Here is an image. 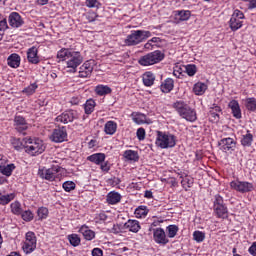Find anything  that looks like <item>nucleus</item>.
<instances>
[{"mask_svg":"<svg viewBox=\"0 0 256 256\" xmlns=\"http://www.w3.org/2000/svg\"><path fill=\"white\" fill-rule=\"evenodd\" d=\"M92 73L93 72H91L89 69L87 71H84V70L80 69L78 77H80L81 79H85L87 77H91Z\"/></svg>","mask_w":256,"mask_h":256,"instance_id":"603ef678","label":"nucleus"},{"mask_svg":"<svg viewBox=\"0 0 256 256\" xmlns=\"http://www.w3.org/2000/svg\"><path fill=\"white\" fill-rule=\"evenodd\" d=\"M63 171V167L59 165H54L51 168H43L39 169L38 175L41 179H46V181H55V177H57V173H61Z\"/></svg>","mask_w":256,"mask_h":256,"instance_id":"6e6552de","label":"nucleus"},{"mask_svg":"<svg viewBox=\"0 0 256 256\" xmlns=\"http://www.w3.org/2000/svg\"><path fill=\"white\" fill-rule=\"evenodd\" d=\"M124 157L128 161H139V153L135 150H126L124 152Z\"/></svg>","mask_w":256,"mask_h":256,"instance_id":"2f4dec72","label":"nucleus"},{"mask_svg":"<svg viewBox=\"0 0 256 256\" xmlns=\"http://www.w3.org/2000/svg\"><path fill=\"white\" fill-rule=\"evenodd\" d=\"M119 183H121V179L114 177L112 179V185H119Z\"/></svg>","mask_w":256,"mask_h":256,"instance_id":"774afa93","label":"nucleus"},{"mask_svg":"<svg viewBox=\"0 0 256 256\" xmlns=\"http://www.w3.org/2000/svg\"><path fill=\"white\" fill-rule=\"evenodd\" d=\"M14 169L15 164H7L6 166L4 164L0 167V173H2V175H6V177H11V173H13Z\"/></svg>","mask_w":256,"mask_h":256,"instance_id":"7c9ffc66","label":"nucleus"},{"mask_svg":"<svg viewBox=\"0 0 256 256\" xmlns=\"http://www.w3.org/2000/svg\"><path fill=\"white\" fill-rule=\"evenodd\" d=\"M143 83L145 87H151L155 83V74L153 72H146L143 75Z\"/></svg>","mask_w":256,"mask_h":256,"instance_id":"c85d7f7f","label":"nucleus"},{"mask_svg":"<svg viewBox=\"0 0 256 256\" xmlns=\"http://www.w3.org/2000/svg\"><path fill=\"white\" fill-rule=\"evenodd\" d=\"M22 145L25 147L26 153L29 155H41V153L45 151V144H43V140L39 138H24Z\"/></svg>","mask_w":256,"mask_h":256,"instance_id":"20e7f679","label":"nucleus"},{"mask_svg":"<svg viewBox=\"0 0 256 256\" xmlns=\"http://www.w3.org/2000/svg\"><path fill=\"white\" fill-rule=\"evenodd\" d=\"M106 135H115L117 132V123L115 121H108L104 126Z\"/></svg>","mask_w":256,"mask_h":256,"instance_id":"a878e982","label":"nucleus"},{"mask_svg":"<svg viewBox=\"0 0 256 256\" xmlns=\"http://www.w3.org/2000/svg\"><path fill=\"white\" fill-rule=\"evenodd\" d=\"M95 100L93 99H89L86 101V103L84 104V111L86 113V115H91V113H93V111H95Z\"/></svg>","mask_w":256,"mask_h":256,"instance_id":"473e14b6","label":"nucleus"},{"mask_svg":"<svg viewBox=\"0 0 256 256\" xmlns=\"http://www.w3.org/2000/svg\"><path fill=\"white\" fill-rule=\"evenodd\" d=\"M173 108L176 109L178 115H180L182 119L190 121V123L197 121V112H195V109L191 108L187 103L177 101L173 104Z\"/></svg>","mask_w":256,"mask_h":256,"instance_id":"f03ea898","label":"nucleus"},{"mask_svg":"<svg viewBox=\"0 0 256 256\" xmlns=\"http://www.w3.org/2000/svg\"><path fill=\"white\" fill-rule=\"evenodd\" d=\"M81 99L79 97H72L70 100L71 105H79Z\"/></svg>","mask_w":256,"mask_h":256,"instance_id":"680f3d73","label":"nucleus"},{"mask_svg":"<svg viewBox=\"0 0 256 256\" xmlns=\"http://www.w3.org/2000/svg\"><path fill=\"white\" fill-rule=\"evenodd\" d=\"M24 253H33L37 249V237L33 232L26 233V240L22 246Z\"/></svg>","mask_w":256,"mask_h":256,"instance_id":"1a4fd4ad","label":"nucleus"},{"mask_svg":"<svg viewBox=\"0 0 256 256\" xmlns=\"http://www.w3.org/2000/svg\"><path fill=\"white\" fill-rule=\"evenodd\" d=\"M230 187L239 193H249L253 189V183L235 180L230 183Z\"/></svg>","mask_w":256,"mask_h":256,"instance_id":"9b49d317","label":"nucleus"},{"mask_svg":"<svg viewBox=\"0 0 256 256\" xmlns=\"http://www.w3.org/2000/svg\"><path fill=\"white\" fill-rule=\"evenodd\" d=\"M165 59V54L160 50H155L150 52L144 56H142L138 63L142 65V67H149V65H155L156 63H161Z\"/></svg>","mask_w":256,"mask_h":256,"instance_id":"423d86ee","label":"nucleus"},{"mask_svg":"<svg viewBox=\"0 0 256 256\" xmlns=\"http://www.w3.org/2000/svg\"><path fill=\"white\" fill-rule=\"evenodd\" d=\"M166 231H168V237L170 239H173V237H175L177 235V233L179 232V226H177V225H169L166 228Z\"/></svg>","mask_w":256,"mask_h":256,"instance_id":"4c0bfd02","label":"nucleus"},{"mask_svg":"<svg viewBox=\"0 0 256 256\" xmlns=\"http://www.w3.org/2000/svg\"><path fill=\"white\" fill-rule=\"evenodd\" d=\"M111 91V87L107 85H98L95 88L96 95H99L100 97L111 94Z\"/></svg>","mask_w":256,"mask_h":256,"instance_id":"bb28decb","label":"nucleus"},{"mask_svg":"<svg viewBox=\"0 0 256 256\" xmlns=\"http://www.w3.org/2000/svg\"><path fill=\"white\" fill-rule=\"evenodd\" d=\"M86 7H89L90 9L101 7V3L98 0H86Z\"/></svg>","mask_w":256,"mask_h":256,"instance_id":"49530a36","label":"nucleus"},{"mask_svg":"<svg viewBox=\"0 0 256 256\" xmlns=\"http://www.w3.org/2000/svg\"><path fill=\"white\" fill-rule=\"evenodd\" d=\"M228 107L231 108L232 115L235 117V119H241V107L239 106V102H237V100L230 101Z\"/></svg>","mask_w":256,"mask_h":256,"instance_id":"6ab92c4d","label":"nucleus"},{"mask_svg":"<svg viewBox=\"0 0 256 256\" xmlns=\"http://www.w3.org/2000/svg\"><path fill=\"white\" fill-rule=\"evenodd\" d=\"M229 25L232 31H237L243 27V21H241V19L239 18L231 16Z\"/></svg>","mask_w":256,"mask_h":256,"instance_id":"cd10ccee","label":"nucleus"},{"mask_svg":"<svg viewBox=\"0 0 256 256\" xmlns=\"http://www.w3.org/2000/svg\"><path fill=\"white\" fill-rule=\"evenodd\" d=\"M175 19L178 21H189L191 19V11L189 10H176L174 11Z\"/></svg>","mask_w":256,"mask_h":256,"instance_id":"aec40b11","label":"nucleus"},{"mask_svg":"<svg viewBox=\"0 0 256 256\" xmlns=\"http://www.w3.org/2000/svg\"><path fill=\"white\" fill-rule=\"evenodd\" d=\"M193 239L196 243H203L205 241V232L199 230L193 232Z\"/></svg>","mask_w":256,"mask_h":256,"instance_id":"58836bf2","label":"nucleus"},{"mask_svg":"<svg viewBox=\"0 0 256 256\" xmlns=\"http://www.w3.org/2000/svg\"><path fill=\"white\" fill-rule=\"evenodd\" d=\"M156 147L160 149H173L177 145V136L163 131H156Z\"/></svg>","mask_w":256,"mask_h":256,"instance_id":"f257e3e1","label":"nucleus"},{"mask_svg":"<svg viewBox=\"0 0 256 256\" xmlns=\"http://www.w3.org/2000/svg\"><path fill=\"white\" fill-rule=\"evenodd\" d=\"M144 197H146V199H153V192L151 190H146Z\"/></svg>","mask_w":256,"mask_h":256,"instance_id":"0e129e2a","label":"nucleus"},{"mask_svg":"<svg viewBox=\"0 0 256 256\" xmlns=\"http://www.w3.org/2000/svg\"><path fill=\"white\" fill-rule=\"evenodd\" d=\"M79 232L83 235L86 241H93L95 239V231L89 229L86 225L79 229Z\"/></svg>","mask_w":256,"mask_h":256,"instance_id":"412c9836","label":"nucleus"},{"mask_svg":"<svg viewBox=\"0 0 256 256\" xmlns=\"http://www.w3.org/2000/svg\"><path fill=\"white\" fill-rule=\"evenodd\" d=\"M76 184L73 181H65V191L70 193V191H74Z\"/></svg>","mask_w":256,"mask_h":256,"instance_id":"09e8293b","label":"nucleus"},{"mask_svg":"<svg viewBox=\"0 0 256 256\" xmlns=\"http://www.w3.org/2000/svg\"><path fill=\"white\" fill-rule=\"evenodd\" d=\"M8 23L10 27H13L14 29H19V27H22L23 23L25 22L23 21V18L19 13L12 12L8 17Z\"/></svg>","mask_w":256,"mask_h":256,"instance_id":"4468645a","label":"nucleus"},{"mask_svg":"<svg viewBox=\"0 0 256 256\" xmlns=\"http://www.w3.org/2000/svg\"><path fill=\"white\" fill-rule=\"evenodd\" d=\"M92 256H103V250L101 248H94L92 250Z\"/></svg>","mask_w":256,"mask_h":256,"instance_id":"13d9d810","label":"nucleus"},{"mask_svg":"<svg viewBox=\"0 0 256 256\" xmlns=\"http://www.w3.org/2000/svg\"><path fill=\"white\" fill-rule=\"evenodd\" d=\"M65 57L70 59L66 62V73H77V68L83 63V57L81 53L73 50L66 49Z\"/></svg>","mask_w":256,"mask_h":256,"instance_id":"39448f33","label":"nucleus"},{"mask_svg":"<svg viewBox=\"0 0 256 256\" xmlns=\"http://www.w3.org/2000/svg\"><path fill=\"white\" fill-rule=\"evenodd\" d=\"M193 91L195 95H203L207 91V84L203 82H198L194 85Z\"/></svg>","mask_w":256,"mask_h":256,"instance_id":"c756f323","label":"nucleus"},{"mask_svg":"<svg viewBox=\"0 0 256 256\" xmlns=\"http://www.w3.org/2000/svg\"><path fill=\"white\" fill-rule=\"evenodd\" d=\"M59 129H55L53 133L49 136V139L54 143H63L65 141V126L58 124Z\"/></svg>","mask_w":256,"mask_h":256,"instance_id":"ddd939ff","label":"nucleus"},{"mask_svg":"<svg viewBox=\"0 0 256 256\" xmlns=\"http://www.w3.org/2000/svg\"><path fill=\"white\" fill-rule=\"evenodd\" d=\"M39 53V50L35 46L31 47L27 51V59L29 63H32L33 65H37L39 63V56L37 55Z\"/></svg>","mask_w":256,"mask_h":256,"instance_id":"f3484780","label":"nucleus"},{"mask_svg":"<svg viewBox=\"0 0 256 256\" xmlns=\"http://www.w3.org/2000/svg\"><path fill=\"white\" fill-rule=\"evenodd\" d=\"M93 73V65L89 63V61L85 62L81 67L80 71H89Z\"/></svg>","mask_w":256,"mask_h":256,"instance_id":"8fccbe9b","label":"nucleus"},{"mask_svg":"<svg viewBox=\"0 0 256 256\" xmlns=\"http://www.w3.org/2000/svg\"><path fill=\"white\" fill-rule=\"evenodd\" d=\"M232 17L241 20L245 19V14H243V12H241L240 10H235L234 13L232 14Z\"/></svg>","mask_w":256,"mask_h":256,"instance_id":"5fc2aeb1","label":"nucleus"},{"mask_svg":"<svg viewBox=\"0 0 256 256\" xmlns=\"http://www.w3.org/2000/svg\"><path fill=\"white\" fill-rule=\"evenodd\" d=\"M75 111H72V110H69V111H66V114H65V123H71L73 122V119H75Z\"/></svg>","mask_w":256,"mask_h":256,"instance_id":"de8ad7c7","label":"nucleus"},{"mask_svg":"<svg viewBox=\"0 0 256 256\" xmlns=\"http://www.w3.org/2000/svg\"><path fill=\"white\" fill-rule=\"evenodd\" d=\"M65 61V48H62L58 53H57V62L58 63H63Z\"/></svg>","mask_w":256,"mask_h":256,"instance_id":"3c124183","label":"nucleus"},{"mask_svg":"<svg viewBox=\"0 0 256 256\" xmlns=\"http://www.w3.org/2000/svg\"><path fill=\"white\" fill-rule=\"evenodd\" d=\"M210 111H214L215 113H221V107L213 104V106L210 108Z\"/></svg>","mask_w":256,"mask_h":256,"instance_id":"e2e57ef3","label":"nucleus"},{"mask_svg":"<svg viewBox=\"0 0 256 256\" xmlns=\"http://www.w3.org/2000/svg\"><path fill=\"white\" fill-rule=\"evenodd\" d=\"M7 29V20H1L0 21V31H5Z\"/></svg>","mask_w":256,"mask_h":256,"instance_id":"052dcab7","label":"nucleus"},{"mask_svg":"<svg viewBox=\"0 0 256 256\" xmlns=\"http://www.w3.org/2000/svg\"><path fill=\"white\" fill-rule=\"evenodd\" d=\"M15 199V194H7L3 195L0 194V205H8V203H11Z\"/></svg>","mask_w":256,"mask_h":256,"instance_id":"c9c22d12","label":"nucleus"},{"mask_svg":"<svg viewBox=\"0 0 256 256\" xmlns=\"http://www.w3.org/2000/svg\"><path fill=\"white\" fill-rule=\"evenodd\" d=\"M151 35V32L147 30H132L130 34L127 35L124 43L127 47H135V45H139L140 43H143V41H147Z\"/></svg>","mask_w":256,"mask_h":256,"instance_id":"7ed1b4c3","label":"nucleus"},{"mask_svg":"<svg viewBox=\"0 0 256 256\" xmlns=\"http://www.w3.org/2000/svg\"><path fill=\"white\" fill-rule=\"evenodd\" d=\"M242 147H251L253 145V134L250 130H247L246 134L242 135L240 140Z\"/></svg>","mask_w":256,"mask_h":256,"instance_id":"393cba45","label":"nucleus"},{"mask_svg":"<svg viewBox=\"0 0 256 256\" xmlns=\"http://www.w3.org/2000/svg\"><path fill=\"white\" fill-rule=\"evenodd\" d=\"M213 209L214 214L216 217H218V219H228L229 210L227 209V205H225L223 197H221L219 194L215 195Z\"/></svg>","mask_w":256,"mask_h":256,"instance_id":"0eeeda50","label":"nucleus"},{"mask_svg":"<svg viewBox=\"0 0 256 256\" xmlns=\"http://www.w3.org/2000/svg\"><path fill=\"white\" fill-rule=\"evenodd\" d=\"M105 154L104 153H95L87 157V161L91 163H95V165H101V163L105 162Z\"/></svg>","mask_w":256,"mask_h":256,"instance_id":"4be33fe9","label":"nucleus"},{"mask_svg":"<svg viewBox=\"0 0 256 256\" xmlns=\"http://www.w3.org/2000/svg\"><path fill=\"white\" fill-rule=\"evenodd\" d=\"M145 119H147V116L143 113H138L133 118L134 123H137L138 125H142L145 123Z\"/></svg>","mask_w":256,"mask_h":256,"instance_id":"37998d69","label":"nucleus"},{"mask_svg":"<svg viewBox=\"0 0 256 256\" xmlns=\"http://www.w3.org/2000/svg\"><path fill=\"white\" fill-rule=\"evenodd\" d=\"M37 215L39 219H47L49 215V209H47L46 207H40L37 210Z\"/></svg>","mask_w":256,"mask_h":256,"instance_id":"79ce46f5","label":"nucleus"},{"mask_svg":"<svg viewBox=\"0 0 256 256\" xmlns=\"http://www.w3.org/2000/svg\"><path fill=\"white\" fill-rule=\"evenodd\" d=\"M67 239L72 247H79L81 245V237L77 234H70Z\"/></svg>","mask_w":256,"mask_h":256,"instance_id":"72a5a7b5","label":"nucleus"},{"mask_svg":"<svg viewBox=\"0 0 256 256\" xmlns=\"http://www.w3.org/2000/svg\"><path fill=\"white\" fill-rule=\"evenodd\" d=\"M14 127L18 133H23V131L29 129V124H27V120L23 116L16 115L14 117Z\"/></svg>","mask_w":256,"mask_h":256,"instance_id":"2eb2a0df","label":"nucleus"},{"mask_svg":"<svg viewBox=\"0 0 256 256\" xmlns=\"http://www.w3.org/2000/svg\"><path fill=\"white\" fill-rule=\"evenodd\" d=\"M218 145L220 147V151H223V153H233L237 147V141L231 137H228L221 139L218 142Z\"/></svg>","mask_w":256,"mask_h":256,"instance_id":"9d476101","label":"nucleus"},{"mask_svg":"<svg viewBox=\"0 0 256 256\" xmlns=\"http://www.w3.org/2000/svg\"><path fill=\"white\" fill-rule=\"evenodd\" d=\"M7 65L9 67H12V69H17V67H19V65H21V56H19V54H17V53L11 54L7 58Z\"/></svg>","mask_w":256,"mask_h":256,"instance_id":"a211bd4d","label":"nucleus"},{"mask_svg":"<svg viewBox=\"0 0 256 256\" xmlns=\"http://www.w3.org/2000/svg\"><path fill=\"white\" fill-rule=\"evenodd\" d=\"M245 107L248 111L255 112L256 111V98H246L245 100Z\"/></svg>","mask_w":256,"mask_h":256,"instance_id":"f704fd0d","label":"nucleus"},{"mask_svg":"<svg viewBox=\"0 0 256 256\" xmlns=\"http://www.w3.org/2000/svg\"><path fill=\"white\" fill-rule=\"evenodd\" d=\"M185 71L189 77H194L195 73H197V66L188 64L185 66Z\"/></svg>","mask_w":256,"mask_h":256,"instance_id":"a19ab883","label":"nucleus"},{"mask_svg":"<svg viewBox=\"0 0 256 256\" xmlns=\"http://www.w3.org/2000/svg\"><path fill=\"white\" fill-rule=\"evenodd\" d=\"M122 229H128L131 233H139L141 225L139 224V221L129 219L123 224Z\"/></svg>","mask_w":256,"mask_h":256,"instance_id":"dca6fc26","label":"nucleus"},{"mask_svg":"<svg viewBox=\"0 0 256 256\" xmlns=\"http://www.w3.org/2000/svg\"><path fill=\"white\" fill-rule=\"evenodd\" d=\"M149 213V209H147V206H139L135 209V215L136 217H147V214Z\"/></svg>","mask_w":256,"mask_h":256,"instance_id":"e433bc0d","label":"nucleus"},{"mask_svg":"<svg viewBox=\"0 0 256 256\" xmlns=\"http://www.w3.org/2000/svg\"><path fill=\"white\" fill-rule=\"evenodd\" d=\"M137 138L139 141L145 140V130L144 128H138L136 132Z\"/></svg>","mask_w":256,"mask_h":256,"instance_id":"864d4df0","label":"nucleus"},{"mask_svg":"<svg viewBox=\"0 0 256 256\" xmlns=\"http://www.w3.org/2000/svg\"><path fill=\"white\" fill-rule=\"evenodd\" d=\"M10 207L14 215H21V213H23V209H21V203L19 202L12 203Z\"/></svg>","mask_w":256,"mask_h":256,"instance_id":"ea45409f","label":"nucleus"},{"mask_svg":"<svg viewBox=\"0 0 256 256\" xmlns=\"http://www.w3.org/2000/svg\"><path fill=\"white\" fill-rule=\"evenodd\" d=\"M106 201L109 205H117L121 202V194L118 192H110L106 196Z\"/></svg>","mask_w":256,"mask_h":256,"instance_id":"b1692460","label":"nucleus"},{"mask_svg":"<svg viewBox=\"0 0 256 256\" xmlns=\"http://www.w3.org/2000/svg\"><path fill=\"white\" fill-rule=\"evenodd\" d=\"M154 241L158 243V245H167L169 243V238L165 234V230L163 228H156L153 232Z\"/></svg>","mask_w":256,"mask_h":256,"instance_id":"f8f14e48","label":"nucleus"},{"mask_svg":"<svg viewBox=\"0 0 256 256\" xmlns=\"http://www.w3.org/2000/svg\"><path fill=\"white\" fill-rule=\"evenodd\" d=\"M210 119L212 120V121H219V112H215V111H213V110H210Z\"/></svg>","mask_w":256,"mask_h":256,"instance_id":"4d7b16f0","label":"nucleus"},{"mask_svg":"<svg viewBox=\"0 0 256 256\" xmlns=\"http://www.w3.org/2000/svg\"><path fill=\"white\" fill-rule=\"evenodd\" d=\"M37 84L33 83L30 84L28 87L24 88L23 93H25L26 95H33V93H35V91H37Z\"/></svg>","mask_w":256,"mask_h":256,"instance_id":"c03bdc74","label":"nucleus"},{"mask_svg":"<svg viewBox=\"0 0 256 256\" xmlns=\"http://www.w3.org/2000/svg\"><path fill=\"white\" fill-rule=\"evenodd\" d=\"M57 123H65V115L61 114L56 118Z\"/></svg>","mask_w":256,"mask_h":256,"instance_id":"69168bd1","label":"nucleus"},{"mask_svg":"<svg viewBox=\"0 0 256 256\" xmlns=\"http://www.w3.org/2000/svg\"><path fill=\"white\" fill-rule=\"evenodd\" d=\"M248 9H256V0H250Z\"/></svg>","mask_w":256,"mask_h":256,"instance_id":"338daca9","label":"nucleus"},{"mask_svg":"<svg viewBox=\"0 0 256 256\" xmlns=\"http://www.w3.org/2000/svg\"><path fill=\"white\" fill-rule=\"evenodd\" d=\"M250 255L256 256V242H254L248 249Z\"/></svg>","mask_w":256,"mask_h":256,"instance_id":"bf43d9fd","label":"nucleus"},{"mask_svg":"<svg viewBox=\"0 0 256 256\" xmlns=\"http://www.w3.org/2000/svg\"><path fill=\"white\" fill-rule=\"evenodd\" d=\"M100 169L105 171V173H109V171H111V166H109V162H102Z\"/></svg>","mask_w":256,"mask_h":256,"instance_id":"6e6d98bb","label":"nucleus"},{"mask_svg":"<svg viewBox=\"0 0 256 256\" xmlns=\"http://www.w3.org/2000/svg\"><path fill=\"white\" fill-rule=\"evenodd\" d=\"M173 87H175V81H173L171 78H167L161 84L160 89L162 93H171V91H173Z\"/></svg>","mask_w":256,"mask_h":256,"instance_id":"5701e85b","label":"nucleus"},{"mask_svg":"<svg viewBox=\"0 0 256 256\" xmlns=\"http://www.w3.org/2000/svg\"><path fill=\"white\" fill-rule=\"evenodd\" d=\"M21 216L23 221H33V212L31 210L22 211Z\"/></svg>","mask_w":256,"mask_h":256,"instance_id":"a18cd8bd","label":"nucleus"}]
</instances>
